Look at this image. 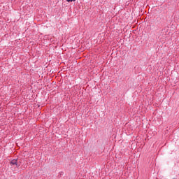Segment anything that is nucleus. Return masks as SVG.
Here are the masks:
<instances>
[{
  "mask_svg": "<svg viewBox=\"0 0 179 179\" xmlns=\"http://www.w3.org/2000/svg\"><path fill=\"white\" fill-rule=\"evenodd\" d=\"M10 166H16L17 167H20V164L17 162V159H13L10 162Z\"/></svg>",
  "mask_w": 179,
  "mask_h": 179,
  "instance_id": "nucleus-1",
  "label": "nucleus"
},
{
  "mask_svg": "<svg viewBox=\"0 0 179 179\" xmlns=\"http://www.w3.org/2000/svg\"><path fill=\"white\" fill-rule=\"evenodd\" d=\"M76 0H66L67 2H75Z\"/></svg>",
  "mask_w": 179,
  "mask_h": 179,
  "instance_id": "nucleus-2",
  "label": "nucleus"
},
{
  "mask_svg": "<svg viewBox=\"0 0 179 179\" xmlns=\"http://www.w3.org/2000/svg\"><path fill=\"white\" fill-rule=\"evenodd\" d=\"M173 179H176V178H173Z\"/></svg>",
  "mask_w": 179,
  "mask_h": 179,
  "instance_id": "nucleus-3",
  "label": "nucleus"
}]
</instances>
